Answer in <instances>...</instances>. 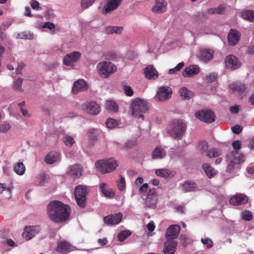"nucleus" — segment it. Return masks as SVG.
<instances>
[{"instance_id": "38", "label": "nucleus", "mask_w": 254, "mask_h": 254, "mask_svg": "<svg viewBox=\"0 0 254 254\" xmlns=\"http://www.w3.org/2000/svg\"><path fill=\"white\" fill-rule=\"evenodd\" d=\"M206 18V15L204 12H198L193 16V21L197 23L202 22Z\"/></svg>"}, {"instance_id": "26", "label": "nucleus", "mask_w": 254, "mask_h": 254, "mask_svg": "<svg viewBox=\"0 0 254 254\" xmlns=\"http://www.w3.org/2000/svg\"><path fill=\"white\" fill-rule=\"evenodd\" d=\"M213 51L209 49H202L199 52V58L204 62H207L213 59Z\"/></svg>"}, {"instance_id": "43", "label": "nucleus", "mask_w": 254, "mask_h": 254, "mask_svg": "<svg viewBox=\"0 0 254 254\" xmlns=\"http://www.w3.org/2000/svg\"><path fill=\"white\" fill-rule=\"evenodd\" d=\"M106 125L108 128H113L118 125V122L115 119L109 118L106 121Z\"/></svg>"}, {"instance_id": "2", "label": "nucleus", "mask_w": 254, "mask_h": 254, "mask_svg": "<svg viewBox=\"0 0 254 254\" xmlns=\"http://www.w3.org/2000/svg\"><path fill=\"white\" fill-rule=\"evenodd\" d=\"M233 148L235 150L229 152L226 155V161L228 163L227 170L231 172L237 164H240L244 161V155L238 152L241 147V142L239 140L234 141L232 143Z\"/></svg>"}, {"instance_id": "22", "label": "nucleus", "mask_w": 254, "mask_h": 254, "mask_svg": "<svg viewBox=\"0 0 254 254\" xmlns=\"http://www.w3.org/2000/svg\"><path fill=\"white\" fill-rule=\"evenodd\" d=\"M144 73L148 79H155L158 77V73L152 65H148L144 69Z\"/></svg>"}, {"instance_id": "9", "label": "nucleus", "mask_w": 254, "mask_h": 254, "mask_svg": "<svg viewBox=\"0 0 254 254\" xmlns=\"http://www.w3.org/2000/svg\"><path fill=\"white\" fill-rule=\"evenodd\" d=\"M195 117L200 121L207 123H212L215 120V116L210 110L198 111L195 113Z\"/></svg>"}, {"instance_id": "29", "label": "nucleus", "mask_w": 254, "mask_h": 254, "mask_svg": "<svg viewBox=\"0 0 254 254\" xmlns=\"http://www.w3.org/2000/svg\"><path fill=\"white\" fill-rule=\"evenodd\" d=\"M81 166L79 164H74L70 167L68 174L70 176L76 178L80 177L81 175Z\"/></svg>"}, {"instance_id": "39", "label": "nucleus", "mask_w": 254, "mask_h": 254, "mask_svg": "<svg viewBox=\"0 0 254 254\" xmlns=\"http://www.w3.org/2000/svg\"><path fill=\"white\" fill-rule=\"evenodd\" d=\"M123 30V27L122 26H109L106 28V32L107 34H120Z\"/></svg>"}, {"instance_id": "30", "label": "nucleus", "mask_w": 254, "mask_h": 254, "mask_svg": "<svg viewBox=\"0 0 254 254\" xmlns=\"http://www.w3.org/2000/svg\"><path fill=\"white\" fill-rule=\"evenodd\" d=\"M202 168L205 174L209 178L213 177L217 173V171L213 168L210 164L208 163L203 164L202 165Z\"/></svg>"}, {"instance_id": "32", "label": "nucleus", "mask_w": 254, "mask_h": 254, "mask_svg": "<svg viewBox=\"0 0 254 254\" xmlns=\"http://www.w3.org/2000/svg\"><path fill=\"white\" fill-rule=\"evenodd\" d=\"M100 188L102 192L106 197H111L115 195V193L112 189H108L107 188L106 183H101L100 185Z\"/></svg>"}, {"instance_id": "13", "label": "nucleus", "mask_w": 254, "mask_h": 254, "mask_svg": "<svg viewBox=\"0 0 254 254\" xmlns=\"http://www.w3.org/2000/svg\"><path fill=\"white\" fill-rule=\"evenodd\" d=\"M172 91L169 87H161L158 89L157 93L156 94V98L160 101H164L171 97Z\"/></svg>"}, {"instance_id": "33", "label": "nucleus", "mask_w": 254, "mask_h": 254, "mask_svg": "<svg viewBox=\"0 0 254 254\" xmlns=\"http://www.w3.org/2000/svg\"><path fill=\"white\" fill-rule=\"evenodd\" d=\"M179 93L181 97L185 100H189L193 96V93L185 87L180 88Z\"/></svg>"}, {"instance_id": "47", "label": "nucleus", "mask_w": 254, "mask_h": 254, "mask_svg": "<svg viewBox=\"0 0 254 254\" xmlns=\"http://www.w3.org/2000/svg\"><path fill=\"white\" fill-rule=\"evenodd\" d=\"M120 180L118 181L117 182V186L120 190H123L126 188V181L124 177L121 175H120Z\"/></svg>"}, {"instance_id": "36", "label": "nucleus", "mask_w": 254, "mask_h": 254, "mask_svg": "<svg viewBox=\"0 0 254 254\" xmlns=\"http://www.w3.org/2000/svg\"><path fill=\"white\" fill-rule=\"evenodd\" d=\"M14 172L18 175H22L25 171V167L22 162L17 163L14 167Z\"/></svg>"}, {"instance_id": "14", "label": "nucleus", "mask_w": 254, "mask_h": 254, "mask_svg": "<svg viewBox=\"0 0 254 254\" xmlns=\"http://www.w3.org/2000/svg\"><path fill=\"white\" fill-rule=\"evenodd\" d=\"M180 226L178 225H172L170 226L166 232V238L168 241L177 238L180 233Z\"/></svg>"}, {"instance_id": "25", "label": "nucleus", "mask_w": 254, "mask_h": 254, "mask_svg": "<svg viewBox=\"0 0 254 254\" xmlns=\"http://www.w3.org/2000/svg\"><path fill=\"white\" fill-rule=\"evenodd\" d=\"M56 250L60 253L66 254L70 251L71 245L66 241H60L58 243Z\"/></svg>"}, {"instance_id": "46", "label": "nucleus", "mask_w": 254, "mask_h": 254, "mask_svg": "<svg viewBox=\"0 0 254 254\" xmlns=\"http://www.w3.org/2000/svg\"><path fill=\"white\" fill-rule=\"evenodd\" d=\"M184 65H185L184 63H183V62L180 63L174 68L170 69L169 70L168 73L169 74H172L175 73L176 72L180 71Z\"/></svg>"}, {"instance_id": "35", "label": "nucleus", "mask_w": 254, "mask_h": 254, "mask_svg": "<svg viewBox=\"0 0 254 254\" xmlns=\"http://www.w3.org/2000/svg\"><path fill=\"white\" fill-rule=\"evenodd\" d=\"M222 154L221 150L219 148H210L206 154V156L209 158H215L219 157Z\"/></svg>"}, {"instance_id": "37", "label": "nucleus", "mask_w": 254, "mask_h": 254, "mask_svg": "<svg viewBox=\"0 0 254 254\" xmlns=\"http://www.w3.org/2000/svg\"><path fill=\"white\" fill-rule=\"evenodd\" d=\"M155 174L158 176H160L166 179L172 176L171 172L166 169H160L156 170Z\"/></svg>"}, {"instance_id": "23", "label": "nucleus", "mask_w": 254, "mask_h": 254, "mask_svg": "<svg viewBox=\"0 0 254 254\" xmlns=\"http://www.w3.org/2000/svg\"><path fill=\"white\" fill-rule=\"evenodd\" d=\"M87 88L88 85L84 80H78L74 82L72 92L73 94H76L79 91L86 90Z\"/></svg>"}, {"instance_id": "52", "label": "nucleus", "mask_w": 254, "mask_h": 254, "mask_svg": "<svg viewBox=\"0 0 254 254\" xmlns=\"http://www.w3.org/2000/svg\"><path fill=\"white\" fill-rule=\"evenodd\" d=\"M199 146L200 147V150L202 152H206V154L207 153V151L208 150V144L207 142L205 141L200 142L199 143Z\"/></svg>"}, {"instance_id": "40", "label": "nucleus", "mask_w": 254, "mask_h": 254, "mask_svg": "<svg viewBox=\"0 0 254 254\" xmlns=\"http://www.w3.org/2000/svg\"><path fill=\"white\" fill-rule=\"evenodd\" d=\"M106 109L109 111L116 112L118 110V106L114 101H108L106 103Z\"/></svg>"}, {"instance_id": "27", "label": "nucleus", "mask_w": 254, "mask_h": 254, "mask_svg": "<svg viewBox=\"0 0 254 254\" xmlns=\"http://www.w3.org/2000/svg\"><path fill=\"white\" fill-rule=\"evenodd\" d=\"M231 90L234 92H238L240 94H243L248 92V89L244 84L236 82L232 83L229 86Z\"/></svg>"}, {"instance_id": "21", "label": "nucleus", "mask_w": 254, "mask_h": 254, "mask_svg": "<svg viewBox=\"0 0 254 254\" xmlns=\"http://www.w3.org/2000/svg\"><path fill=\"white\" fill-rule=\"evenodd\" d=\"M199 67L196 65H190L185 68L182 74L185 77H192L199 72Z\"/></svg>"}, {"instance_id": "44", "label": "nucleus", "mask_w": 254, "mask_h": 254, "mask_svg": "<svg viewBox=\"0 0 254 254\" xmlns=\"http://www.w3.org/2000/svg\"><path fill=\"white\" fill-rule=\"evenodd\" d=\"M63 141L66 146L69 147H71L74 143V140L71 136H64L63 138Z\"/></svg>"}, {"instance_id": "18", "label": "nucleus", "mask_w": 254, "mask_h": 254, "mask_svg": "<svg viewBox=\"0 0 254 254\" xmlns=\"http://www.w3.org/2000/svg\"><path fill=\"white\" fill-rule=\"evenodd\" d=\"M122 0H109L105 5L103 14H107L110 11L116 9L121 4Z\"/></svg>"}, {"instance_id": "49", "label": "nucleus", "mask_w": 254, "mask_h": 254, "mask_svg": "<svg viewBox=\"0 0 254 254\" xmlns=\"http://www.w3.org/2000/svg\"><path fill=\"white\" fill-rule=\"evenodd\" d=\"M23 79L21 78H19L16 79V80L14 82L13 84V88L15 90L18 91H22V83Z\"/></svg>"}, {"instance_id": "7", "label": "nucleus", "mask_w": 254, "mask_h": 254, "mask_svg": "<svg viewBox=\"0 0 254 254\" xmlns=\"http://www.w3.org/2000/svg\"><path fill=\"white\" fill-rule=\"evenodd\" d=\"M87 193L86 186L78 185L75 188L74 195L76 201L78 205L81 208L85 207Z\"/></svg>"}, {"instance_id": "16", "label": "nucleus", "mask_w": 254, "mask_h": 254, "mask_svg": "<svg viewBox=\"0 0 254 254\" xmlns=\"http://www.w3.org/2000/svg\"><path fill=\"white\" fill-rule=\"evenodd\" d=\"M122 213L110 214L104 217V222L108 225H117L120 223L122 219Z\"/></svg>"}, {"instance_id": "12", "label": "nucleus", "mask_w": 254, "mask_h": 254, "mask_svg": "<svg viewBox=\"0 0 254 254\" xmlns=\"http://www.w3.org/2000/svg\"><path fill=\"white\" fill-rule=\"evenodd\" d=\"M81 57V53L74 51L65 56L64 58V63L67 66H72L77 62Z\"/></svg>"}, {"instance_id": "42", "label": "nucleus", "mask_w": 254, "mask_h": 254, "mask_svg": "<svg viewBox=\"0 0 254 254\" xmlns=\"http://www.w3.org/2000/svg\"><path fill=\"white\" fill-rule=\"evenodd\" d=\"M242 16L251 22H254V11L247 10L242 13Z\"/></svg>"}, {"instance_id": "34", "label": "nucleus", "mask_w": 254, "mask_h": 254, "mask_svg": "<svg viewBox=\"0 0 254 254\" xmlns=\"http://www.w3.org/2000/svg\"><path fill=\"white\" fill-rule=\"evenodd\" d=\"M196 188V184L190 181H186L182 184V189L185 192L193 191Z\"/></svg>"}, {"instance_id": "28", "label": "nucleus", "mask_w": 254, "mask_h": 254, "mask_svg": "<svg viewBox=\"0 0 254 254\" xmlns=\"http://www.w3.org/2000/svg\"><path fill=\"white\" fill-rule=\"evenodd\" d=\"M59 153L55 151L49 152L46 156L45 161L47 163L51 164L60 160Z\"/></svg>"}, {"instance_id": "4", "label": "nucleus", "mask_w": 254, "mask_h": 254, "mask_svg": "<svg viewBox=\"0 0 254 254\" xmlns=\"http://www.w3.org/2000/svg\"><path fill=\"white\" fill-rule=\"evenodd\" d=\"M131 115L137 118H141L143 120V114L148 110V104L146 101L137 99L134 100L131 105Z\"/></svg>"}, {"instance_id": "50", "label": "nucleus", "mask_w": 254, "mask_h": 254, "mask_svg": "<svg viewBox=\"0 0 254 254\" xmlns=\"http://www.w3.org/2000/svg\"><path fill=\"white\" fill-rule=\"evenodd\" d=\"M95 0H82L81 5L82 8L86 9L91 6L94 2Z\"/></svg>"}, {"instance_id": "3", "label": "nucleus", "mask_w": 254, "mask_h": 254, "mask_svg": "<svg viewBox=\"0 0 254 254\" xmlns=\"http://www.w3.org/2000/svg\"><path fill=\"white\" fill-rule=\"evenodd\" d=\"M186 129V125L181 120H174L169 125L167 132L174 138L180 139Z\"/></svg>"}, {"instance_id": "31", "label": "nucleus", "mask_w": 254, "mask_h": 254, "mask_svg": "<svg viewBox=\"0 0 254 254\" xmlns=\"http://www.w3.org/2000/svg\"><path fill=\"white\" fill-rule=\"evenodd\" d=\"M165 151L160 147L157 146L152 152L153 159H161L166 156Z\"/></svg>"}, {"instance_id": "45", "label": "nucleus", "mask_w": 254, "mask_h": 254, "mask_svg": "<svg viewBox=\"0 0 254 254\" xmlns=\"http://www.w3.org/2000/svg\"><path fill=\"white\" fill-rule=\"evenodd\" d=\"M242 218L247 221L251 220L253 218V214L252 212L249 210L244 211L241 213Z\"/></svg>"}, {"instance_id": "11", "label": "nucleus", "mask_w": 254, "mask_h": 254, "mask_svg": "<svg viewBox=\"0 0 254 254\" xmlns=\"http://www.w3.org/2000/svg\"><path fill=\"white\" fill-rule=\"evenodd\" d=\"M40 228L39 226H26L22 233V237L26 241L32 239L36 234L40 232Z\"/></svg>"}, {"instance_id": "17", "label": "nucleus", "mask_w": 254, "mask_h": 254, "mask_svg": "<svg viewBox=\"0 0 254 254\" xmlns=\"http://www.w3.org/2000/svg\"><path fill=\"white\" fill-rule=\"evenodd\" d=\"M248 201V197L244 194L235 195L229 200L230 204L233 205H240L246 204Z\"/></svg>"}, {"instance_id": "5", "label": "nucleus", "mask_w": 254, "mask_h": 254, "mask_svg": "<svg viewBox=\"0 0 254 254\" xmlns=\"http://www.w3.org/2000/svg\"><path fill=\"white\" fill-rule=\"evenodd\" d=\"M97 170L102 174L110 173L118 167L117 161L114 158L98 160L95 164Z\"/></svg>"}, {"instance_id": "20", "label": "nucleus", "mask_w": 254, "mask_h": 254, "mask_svg": "<svg viewBox=\"0 0 254 254\" xmlns=\"http://www.w3.org/2000/svg\"><path fill=\"white\" fill-rule=\"evenodd\" d=\"M241 37L240 33L236 29H231L228 35V40L229 45L234 46L239 41Z\"/></svg>"}, {"instance_id": "15", "label": "nucleus", "mask_w": 254, "mask_h": 254, "mask_svg": "<svg viewBox=\"0 0 254 254\" xmlns=\"http://www.w3.org/2000/svg\"><path fill=\"white\" fill-rule=\"evenodd\" d=\"M226 66L228 68L235 69L240 67L241 64L238 58L234 55H230L226 57L225 60Z\"/></svg>"}, {"instance_id": "60", "label": "nucleus", "mask_w": 254, "mask_h": 254, "mask_svg": "<svg viewBox=\"0 0 254 254\" xmlns=\"http://www.w3.org/2000/svg\"><path fill=\"white\" fill-rule=\"evenodd\" d=\"M147 228L149 232H152L155 229V224L153 221H150L147 225Z\"/></svg>"}, {"instance_id": "24", "label": "nucleus", "mask_w": 254, "mask_h": 254, "mask_svg": "<svg viewBox=\"0 0 254 254\" xmlns=\"http://www.w3.org/2000/svg\"><path fill=\"white\" fill-rule=\"evenodd\" d=\"M167 3L165 0H156L152 10L157 13H162L166 10Z\"/></svg>"}, {"instance_id": "57", "label": "nucleus", "mask_w": 254, "mask_h": 254, "mask_svg": "<svg viewBox=\"0 0 254 254\" xmlns=\"http://www.w3.org/2000/svg\"><path fill=\"white\" fill-rule=\"evenodd\" d=\"M18 37L21 38H25L26 39H30L33 38V35L31 34L26 33L25 32H22L21 33L18 34Z\"/></svg>"}, {"instance_id": "61", "label": "nucleus", "mask_w": 254, "mask_h": 254, "mask_svg": "<svg viewBox=\"0 0 254 254\" xmlns=\"http://www.w3.org/2000/svg\"><path fill=\"white\" fill-rule=\"evenodd\" d=\"M230 111L231 113L233 114H236L239 111V108L238 106H231L230 108Z\"/></svg>"}, {"instance_id": "56", "label": "nucleus", "mask_w": 254, "mask_h": 254, "mask_svg": "<svg viewBox=\"0 0 254 254\" xmlns=\"http://www.w3.org/2000/svg\"><path fill=\"white\" fill-rule=\"evenodd\" d=\"M232 130L235 133L239 134L242 131V128L240 126L236 125L232 127Z\"/></svg>"}, {"instance_id": "59", "label": "nucleus", "mask_w": 254, "mask_h": 254, "mask_svg": "<svg viewBox=\"0 0 254 254\" xmlns=\"http://www.w3.org/2000/svg\"><path fill=\"white\" fill-rule=\"evenodd\" d=\"M148 188V185L147 183L143 184L139 189L140 192H145Z\"/></svg>"}, {"instance_id": "6", "label": "nucleus", "mask_w": 254, "mask_h": 254, "mask_svg": "<svg viewBox=\"0 0 254 254\" xmlns=\"http://www.w3.org/2000/svg\"><path fill=\"white\" fill-rule=\"evenodd\" d=\"M97 68L100 76L107 78L117 70V66L110 62H102L97 64Z\"/></svg>"}, {"instance_id": "8", "label": "nucleus", "mask_w": 254, "mask_h": 254, "mask_svg": "<svg viewBox=\"0 0 254 254\" xmlns=\"http://www.w3.org/2000/svg\"><path fill=\"white\" fill-rule=\"evenodd\" d=\"M158 200V195L155 188L151 189L147 192L146 197L144 200L146 207L150 208H155Z\"/></svg>"}, {"instance_id": "64", "label": "nucleus", "mask_w": 254, "mask_h": 254, "mask_svg": "<svg viewBox=\"0 0 254 254\" xmlns=\"http://www.w3.org/2000/svg\"><path fill=\"white\" fill-rule=\"evenodd\" d=\"M25 15L29 17L32 16V14L31 13V9L28 6L25 7Z\"/></svg>"}, {"instance_id": "41", "label": "nucleus", "mask_w": 254, "mask_h": 254, "mask_svg": "<svg viewBox=\"0 0 254 254\" xmlns=\"http://www.w3.org/2000/svg\"><path fill=\"white\" fill-rule=\"evenodd\" d=\"M131 232L130 231L126 230L121 231L118 235V240L122 242L125 241L127 237L130 236Z\"/></svg>"}, {"instance_id": "53", "label": "nucleus", "mask_w": 254, "mask_h": 254, "mask_svg": "<svg viewBox=\"0 0 254 254\" xmlns=\"http://www.w3.org/2000/svg\"><path fill=\"white\" fill-rule=\"evenodd\" d=\"M201 241L203 244L207 245V248H210L213 246V243L212 241L208 238H202Z\"/></svg>"}, {"instance_id": "55", "label": "nucleus", "mask_w": 254, "mask_h": 254, "mask_svg": "<svg viewBox=\"0 0 254 254\" xmlns=\"http://www.w3.org/2000/svg\"><path fill=\"white\" fill-rule=\"evenodd\" d=\"M125 93L128 96H131L133 94V91L130 86L125 85L124 87Z\"/></svg>"}, {"instance_id": "62", "label": "nucleus", "mask_w": 254, "mask_h": 254, "mask_svg": "<svg viewBox=\"0 0 254 254\" xmlns=\"http://www.w3.org/2000/svg\"><path fill=\"white\" fill-rule=\"evenodd\" d=\"M24 66V64L23 63H20L18 65L17 67L16 68V72L18 74H21V71L23 68Z\"/></svg>"}, {"instance_id": "19", "label": "nucleus", "mask_w": 254, "mask_h": 254, "mask_svg": "<svg viewBox=\"0 0 254 254\" xmlns=\"http://www.w3.org/2000/svg\"><path fill=\"white\" fill-rule=\"evenodd\" d=\"M178 245V242L174 240H167L164 245V254H174Z\"/></svg>"}, {"instance_id": "51", "label": "nucleus", "mask_w": 254, "mask_h": 254, "mask_svg": "<svg viewBox=\"0 0 254 254\" xmlns=\"http://www.w3.org/2000/svg\"><path fill=\"white\" fill-rule=\"evenodd\" d=\"M10 128V126L7 123L0 124V132L2 133L6 132Z\"/></svg>"}, {"instance_id": "10", "label": "nucleus", "mask_w": 254, "mask_h": 254, "mask_svg": "<svg viewBox=\"0 0 254 254\" xmlns=\"http://www.w3.org/2000/svg\"><path fill=\"white\" fill-rule=\"evenodd\" d=\"M81 107L82 110L92 115H97L101 111L100 105L95 101L86 102Z\"/></svg>"}, {"instance_id": "63", "label": "nucleus", "mask_w": 254, "mask_h": 254, "mask_svg": "<svg viewBox=\"0 0 254 254\" xmlns=\"http://www.w3.org/2000/svg\"><path fill=\"white\" fill-rule=\"evenodd\" d=\"M98 242V243L101 246H104L108 243V241L106 238L99 239Z\"/></svg>"}, {"instance_id": "54", "label": "nucleus", "mask_w": 254, "mask_h": 254, "mask_svg": "<svg viewBox=\"0 0 254 254\" xmlns=\"http://www.w3.org/2000/svg\"><path fill=\"white\" fill-rule=\"evenodd\" d=\"M30 5L32 9L39 10L42 9V7L40 6L39 2L35 0H32L30 1Z\"/></svg>"}, {"instance_id": "58", "label": "nucleus", "mask_w": 254, "mask_h": 254, "mask_svg": "<svg viewBox=\"0 0 254 254\" xmlns=\"http://www.w3.org/2000/svg\"><path fill=\"white\" fill-rule=\"evenodd\" d=\"M44 28H47L49 29H53L55 28V25L53 23L50 22H46L43 25Z\"/></svg>"}, {"instance_id": "48", "label": "nucleus", "mask_w": 254, "mask_h": 254, "mask_svg": "<svg viewBox=\"0 0 254 254\" xmlns=\"http://www.w3.org/2000/svg\"><path fill=\"white\" fill-rule=\"evenodd\" d=\"M217 78V74L215 72L211 73L209 75L205 77V81L207 82L210 83L214 82Z\"/></svg>"}, {"instance_id": "1", "label": "nucleus", "mask_w": 254, "mask_h": 254, "mask_svg": "<svg viewBox=\"0 0 254 254\" xmlns=\"http://www.w3.org/2000/svg\"><path fill=\"white\" fill-rule=\"evenodd\" d=\"M47 214L49 218L56 223L65 222L69 218L70 208L68 205L58 200L50 202L47 208Z\"/></svg>"}]
</instances>
